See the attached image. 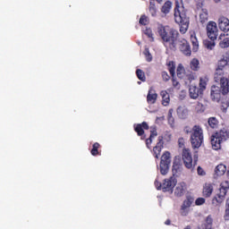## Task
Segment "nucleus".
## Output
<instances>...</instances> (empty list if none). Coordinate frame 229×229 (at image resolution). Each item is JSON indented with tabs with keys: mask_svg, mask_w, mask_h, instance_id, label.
I'll return each instance as SVG.
<instances>
[{
	"mask_svg": "<svg viewBox=\"0 0 229 229\" xmlns=\"http://www.w3.org/2000/svg\"><path fill=\"white\" fill-rule=\"evenodd\" d=\"M157 35L162 40L163 46L170 51H176V42L180 37V32L173 27L159 25L157 27Z\"/></svg>",
	"mask_w": 229,
	"mask_h": 229,
	"instance_id": "nucleus-1",
	"label": "nucleus"
},
{
	"mask_svg": "<svg viewBox=\"0 0 229 229\" xmlns=\"http://www.w3.org/2000/svg\"><path fill=\"white\" fill-rule=\"evenodd\" d=\"M174 17L176 24H179L180 26V33L185 35L189 30L190 19L187 16L185 8H183V6H180V3L178 2L175 3Z\"/></svg>",
	"mask_w": 229,
	"mask_h": 229,
	"instance_id": "nucleus-2",
	"label": "nucleus"
},
{
	"mask_svg": "<svg viewBox=\"0 0 229 229\" xmlns=\"http://www.w3.org/2000/svg\"><path fill=\"white\" fill-rule=\"evenodd\" d=\"M133 128L134 131L137 132L138 137H140L141 140H145L147 148L151 149L150 146L153 143V139L158 135L157 127H151L150 136L148 139H146V132L144 131V130H149V125L146 122H142L141 123H135Z\"/></svg>",
	"mask_w": 229,
	"mask_h": 229,
	"instance_id": "nucleus-3",
	"label": "nucleus"
},
{
	"mask_svg": "<svg viewBox=\"0 0 229 229\" xmlns=\"http://www.w3.org/2000/svg\"><path fill=\"white\" fill-rule=\"evenodd\" d=\"M228 191H229V182L223 181L222 182H220L219 188L211 200L213 207H221V205L225 203V199H226V195L228 194Z\"/></svg>",
	"mask_w": 229,
	"mask_h": 229,
	"instance_id": "nucleus-4",
	"label": "nucleus"
},
{
	"mask_svg": "<svg viewBox=\"0 0 229 229\" xmlns=\"http://www.w3.org/2000/svg\"><path fill=\"white\" fill-rule=\"evenodd\" d=\"M227 139H229V131L226 128H223L220 131L214 132L210 137L212 148L216 151L221 149V144L226 142Z\"/></svg>",
	"mask_w": 229,
	"mask_h": 229,
	"instance_id": "nucleus-5",
	"label": "nucleus"
},
{
	"mask_svg": "<svg viewBox=\"0 0 229 229\" xmlns=\"http://www.w3.org/2000/svg\"><path fill=\"white\" fill-rule=\"evenodd\" d=\"M229 94V87L223 89V86H217V85H212L210 89V98L212 101H215L216 103L221 102V99H223V96H228Z\"/></svg>",
	"mask_w": 229,
	"mask_h": 229,
	"instance_id": "nucleus-6",
	"label": "nucleus"
},
{
	"mask_svg": "<svg viewBox=\"0 0 229 229\" xmlns=\"http://www.w3.org/2000/svg\"><path fill=\"white\" fill-rule=\"evenodd\" d=\"M182 158L187 169H193L196 167V165H198V157L194 156V161H192V154L189 148L182 149Z\"/></svg>",
	"mask_w": 229,
	"mask_h": 229,
	"instance_id": "nucleus-7",
	"label": "nucleus"
},
{
	"mask_svg": "<svg viewBox=\"0 0 229 229\" xmlns=\"http://www.w3.org/2000/svg\"><path fill=\"white\" fill-rule=\"evenodd\" d=\"M171 165V152L165 151L161 156V161H160V173L163 175L167 174L169 173V166Z\"/></svg>",
	"mask_w": 229,
	"mask_h": 229,
	"instance_id": "nucleus-8",
	"label": "nucleus"
},
{
	"mask_svg": "<svg viewBox=\"0 0 229 229\" xmlns=\"http://www.w3.org/2000/svg\"><path fill=\"white\" fill-rule=\"evenodd\" d=\"M206 31L209 40H217L219 30L217 29V23H216V21H208L206 26Z\"/></svg>",
	"mask_w": 229,
	"mask_h": 229,
	"instance_id": "nucleus-9",
	"label": "nucleus"
},
{
	"mask_svg": "<svg viewBox=\"0 0 229 229\" xmlns=\"http://www.w3.org/2000/svg\"><path fill=\"white\" fill-rule=\"evenodd\" d=\"M176 47H178L179 51L182 53L185 56H191L192 55V50L191 49V45L189 41L185 38L177 39Z\"/></svg>",
	"mask_w": 229,
	"mask_h": 229,
	"instance_id": "nucleus-10",
	"label": "nucleus"
},
{
	"mask_svg": "<svg viewBox=\"0 0 229 229\" xmlns=\"http://www.w3.org/2000/svg\"><path fill=\"white\" fill-rule=\"evenodd\" d=\"M175 185L176 180L174 177H170L169 179H165L162 183V191L163 192H173Z\"/></svg>",
	"mask_w": 229,
	"mask_h": 229,
	"instance_id": "nucleus-11",
	"label": "nucleus"
},
{
	"mask_svg": "<svg viewBox=\"0 0 229 229\" xmlns=\"http://www.w3.org/2000/svg\"><path fill=\"white\" fill-rule=\"evenodd\" d=\"M162 149H164V136H158L157 143L153 148V153L155 158H160V153H162Z\"/></svg>",
	"mask_w": 229,
	"mask_h": 229,
	"instance_id": "nucleus-12",
	"label": "nucleus"
},
{
	"mask_svg": "<svg viewBox=\"0 0 229 229\" xmlns=\"http://www.w3.org/2000/svg\"><path fill=\"white\" fill-rule=\"evenodd\" d=\"M214 182H206L202 188L203 198H211L214 194Z\"/></svg>",
	"mask_w": 229,
	"mask_h": 229,
	"instance_id": "nucleus-13",
	"label": "nucleus"
},
{
	"mask_svg": "<svg viewBox=\"0 0 229 229\" xmlns=\"http://www.w3.org/2000/svg\"><path fill=\"white\" fill-rule=\"evenodd\" d=\"M218 27L221 31L227 33V31H229V19L225 16H220L218 19Z\"/></svg>",
	"mask_w": 229,
	"mask_h": 229,
	"instance_id": "nucleus-14",
	"label": "nucleus"
},
{
	"mask_svg": "<svg viewBox=\"0 0 229 229\" xmlns=\"http://www.w3.org/2000/svg\"><path fill=\"white\" fill-rule=\"evenodd\" d=\"M189 94L191 99H198L199 96H203V91L197 86H190Z\"/></svg>",
	"mask_w": 229,
	"mask_h": 229,
	"instance_id": "nucleus-15",
	"label": "nucleus"
},
{
	"mask_svg": "<svg viewBox=\"0 0 229 229\" xmlns=\"http://www.w3.org/2000/svg\"><path fill=\"white\" fill-rule=\"evenodd\" d=\"M203 136H191L190 140L191 147L194 149H198V148H201V145L203 144Z\"/></svg>",
	"mask_w": 229,
	"mask_h": 229,
	"instance_id": "nucleus-16",
	"label": "nucleus"
},
{
	"mask_svg": "<svg viewBox=\"0 0 229 229\" xmlns=\"http://www.w3.org/2000/svg\"><path fill=\"white\" fill-rule=\"evenodd\" d=\"M219 46L222 49H226L229 47V38H226L225 34H220L219 36Z\"/></svg>",
	"mask_w": 229,
	"mask_h": 229,
	"instance_id": "nucleus-17",
	"label": "nucleus"
},
{
	"mask_svg": "<svg viewBox=\"0 0 229 229\" xmlns=\"http://www.w3.org/2000/svg\"><path fill=\"white\" fill-rule=\"evenodd\" d=\"M181 168H182L181 160H180V158L175 157L174 159L173 168H172V173H173L174 176L176 174V173H178L180 171Z\"/></svg>",
	"mask_w": 229,
	"mask_h": 229,
	"instance_id": "nucleus-18",
	"label": "nucleus"
},
{
	"mask_svg": "<svg viewBox=\"0 0 229 229\" xmlns=\"http://www.w3.org/2000/svg\"><path fill=\"white\" fill-rule=\"evenodd\" d=\"M183 194H185V184L180 183L175 187L174 196H177V198H182Z\"/></svg>",
	"mask_w": 229,
	"mask_h": 229,
	"instance_id": "nucleus-19",
	"label": "nucleus"
},
{
	"mask_svg": "<svg viewBox=\"0 0 229 229\" xmlns=\"http://www.w3.org/2000/svg\"><path fill=\"white\" fill-rule=\"evenodd\" d=\"M160 96L162 98V105H164V106H167L171 101L169 93L166 90H162L160 92Z\"/></svg>",
	"mask_w": 229,
	"mask_h": 229,
	"instance_id": "nucleus-20",
	"label": "nucleus"
},
{
	"mask_svg": "<svg viewBox=\"0 0 229 229\" xmlns=\"http://www.w3.org/2000/svg\"><path fill=\"white\" fill-rule=\"evenodd\" d=\"M199 137L203 136V128H201L199 125H194L191 129V137Z\"/></svg>",
	"mask_w": 229,
	"mask_h": 229,
	"instance_id": "nucleus-21",
	"label": "nucleus"
},
{
	"mask_svg": "<svg viewBox=\"0 0 229 229\" xmlns=\"http://www.w3.org/2000/svg\"><path fill=\"white\" fill-rule=\"evenodd\" d=\"M100 148L101 144H99L98 142H95L92 145V148L90 150V154L92 155V157L101 156V150H99Z\"/></svg>",
	"mask_w": 229,
	"mask_h": 229,
	"instance_id": "nucleus-22",
	"label": "nucleus"
},
{
	"mask_svg": "<svg viewBox=\"0 0 229 229\" xmlns=\"http://www.w3.org/2000/svg\"><path fill=\"white\" fill-rule=\"evenodd\" d=\"M191 41L192 44L193 53H198V50L199 49V42L198 41V38L196 37V35L191 36Z\"/></svg>",
	"mask_w": 229,
	"mask_h": 229,
	"instance_id": "nucleus-23",
	"label": "nucleus"
},
{
	"mask_svg": "<svg viewBox=\"0 0 229 229\" xmlns=\"http://www.w3.org/2000/svg\"><path fill=\"white\" fill-rule=\"evenodd\" d=\"M193 203H194V197L188 195L186 199L183 200L182 207L185 208H191Z\"/></svg>",
	"mask_w": 229,
	"mask_h": 229,
	"instance_id": "nucleus-24",
	"label": "nucleus"
},
{
	"mask_svg": "<svg viewBox=\"0 0 229 229\" xmlns=\"http://www.w3.org/2000/svg\"><path fill=\"white\" fill-rule=\"evenodd\" d=\"M157 98H158V95L157 93H151V90H149L147 96V102L148 105H155L157 103Z\"/></svg>",
	"mask_w": 229,
	"mask_h": 229,
	"instance_id": "nucleus-25",
	"label": "nucleus"
},
{
	"mask_svg": "<svg viewBox=\"0 0 229 229\" xmlns=\"http://www.w3.org/2000/svg\"><path fill=\"white\" fill-rule=\"evenodd\" d=\"M226 173V165L220 164L215 168V174L216 176H223Z\"/></svg>",
	"mask_w": 229,
	"mask_h": 229,
	"instance_id": "nucleus-26",
	"label": "nucleus"
},
{
	"mask_svg": "<svg viewBox=\"0 0 229 229\" xmlns=\"http://www.w3.org/2000/svg\"><path fill=\"white\" fill-rule=\"evenodd\" d=\"M199 22L201 24L208 22V12H207L205 9H202L201 13H199Z\"/></svg>",
	"mask_w": 229,
	"mask_h": 229,
	"instance_id": "nucleus-27",
	"label": "nucleus"
},
{
	"mask_svg": "<svg viewBox=\"0 0 229 229\" xmlns=\"http://www.w3.org/2000/svg\"><path fill=\"white\" fill-rule=\"evenodd\" d=\"M208 83V79L207 77H201L199 79V89H200V91L205 92V90H207Z\"/></svg>",
	"mask_w": 229,
	"mask_h": 229,
	"instance_id": "nucleus-28",
	"label": "nucleus"
},
{
	"mask_svg": "<svg viewBox=\"0 0 229 229\" xmlns=\"http://www.w3.org/2000/svg\"><path fill=\"white\" fill-rule=\"evenodd\" d=\"M221 110L224 113H226V110H228L229 107V98L228 97H225L221 98Z\"/></svg>",
	"mask_w": 229,
	"mask_h": 229,
	"instance_id": "nucleus-29",
	"label": "nucleus"
},
{
	"mask_svg": "<svg viewBox=\"0 0 229 229\" xmlns=\"http://www.w3.org/2000/svg\"><path fill=\"white\" fill-rule=\"evenodd\" d=\"M208 124L210 126L213 130H216L219 127V121L216 117H209L208 120Z\"/></svg>",
	"mask_w": 229,
	"mask_h": 229,
	"instance_id": "nucleus-30",
	"label": "nucleus"
},
{
	"mask_svg": "<svg viewBox=\"0 0 229 229\" xmlns=\"http://www.w3.org/2000/svg\"><path fill=\"white\" fill-rule=\"evenodd\" d=\"M176 74L181 80H183V78H185V67H183V64H178L176 69Z\"/></svg>",
	"mask_w": 229,
	"mask_h": 229,
	"instance_id": "nucleus-31",
	"label": "nucleus"
},
{
	"mask_svg": "<svg viewBox=\"0 0 229 229\" xmlns=\"http://www.w3.org/2000/svg\"><path fill=\"white\" fill-rule=\"evenodd\" d=\"M203 46H204V47H206V49H209L210 51H212V49H214L216 47V40L205 39L203 41Z\"/></svg>",
	"mask_w": 229,
	"mask_h": 229,
	"instance_id": "nucleus-32",
	"label": "nucleus"
},
{
	"mask_svg": "<svg viewBox=\"0 0 229 229\" xmlns=\"http://www.w3.org/2000/svg\"><path fill=\"white\" fill-rule=\"evenodd\" d=\"M226 65L229 66V55L222 58L218 62V65H217L216 69H223V70H225V67H226Z\"/></svg>",
	"mask_w": 229,
	"mask_h": 229,
	"instance_id": "nucleus-33",
	"label": "nucleus"
},
{
	"mask_svg": "<svg viewBox=\"0 0 229 229\" xmlns=\"http://www.w3.org/2000/svg\"><path fill=\"white\" fill-rule=\"evenodd\" d=\"M173 6V3H171V1H166L162 8H161V12L162 13L167 14L169 13V12H171V7Z\"/></svg>",
	"mask_w": 229,
	"mask_h": 229,
	"instance_id": "nucleus-34",
	"label": "nucleus"
},
{
	"mask_svg": "<svg viewBox=\"0 0 229 229\" xmlns=\"http://www.w3.org/2000/svg\"><path fill=\"white\" fill-rule=\"evenodd\" d=\"M148 12L151 13L152 17L157 16V6L155 5V0H149Z\"/></svg>",
	"mask_w": 229,
	"mask_h": 229,
	"instance_id": "nucleus-35",
	"label": "nucleus"
},
{
	"mask_svg": "<svg viewBox=\"0 0 229 229\" xmlns=\"http://www.w3.org/2000/svg\"><path fill=\"white\" fill-rule=\"evenodd\" d=\"M167 67L171 76H174L176 72V64L174 61H169L167 63Z\"/></svg>",
	"mask_w": 229,
	"mask_h": 229,
	"instance_id": "nucleus-36",
	"label": "nucleus"
},
{
	"mask_svg": "<svg viewBox=\"0 0 229 229\" xmlns=\"http://www.w3.org/2000/svg\"><path fill=\"white\" fill-rule=\"evenodd\" d=\"M191 71H199V60L193 58L190 63Z\"/></svg>",
	"mask_w": 229,
	"mask_h": 229,
	"instance_id": "nucleus-37",
	"label": "nucleus"
},
{
	"mask_svg": "<svg viewBox=\"0 0 229 229\" xmlns=\"http://www.w3.org/2000/svg\"><path fill=\"white\" fill-rule=\"evenodd\" d=\"M136 75L140 81H146V73L142 70L137 69Z\"/></svg>",
	"mask_w": 229,
	"mask_h": 229,
	"instance_id": "nucleus-38",
	"label": "nucleus"
},
{
	"mask_svg": "<svg viewBox=\"0 0 229 229\" xmlns=\"http://www.w3.org/2000/svg\"><path fill=\"white\" fill-rule=\"evenodd\" d=\"M225 221H229V198L225 201V210L224 215Z\"/></svg>",
	"mask_w": 229,
	"mask_h": 229,
	"instance_id": "nucleus-39",
	"label": "nucleus"
},
{
	"mask_svg": "<svg viewBox=\"0 0 229 229\" xmlns=\"http://www.w3.org/2000/svg\"><path fill=\"white\" fill-rule=\"evenodd\" d=\"M191 212V208H183V206H181L180 214L183 217L189 216V213Z\"/></svg>",
	"mask_w": 229,
	"mask_h": 229,
	"instance_id": "nucleus-40",
	"label": "nucleus"
},
{
	"mask_svg": "<svg viewBox=\"0 0 229 229\" xmlns=\"http://www.w3.org/2000/svg\"><path fill=\"white\" fill-rule=\"evenodd\" d=\"M139 23L141 24V26H148V16L141 15L139 21Z\"/></svg>",
	"mask_w": 229,
	"mask_h": 229,
	"instance_id": "nucleus-41",
	"label": "nucleus"
},
{
	"mask_svg": "<svg viewBox=\"0 0 229 229\" xmlns=\"http://www.w3.org/2000/svg\"><path fill=\"white\" fill-rule=\"evenodd\" d=\"M145 35H147L148 38H151V42H155V38H153V30H151V29H146Z\"/></svg>",
	"mask_w": 229,
	"mask_h": 229,
	"instance_id": "nucleus-42",
	"label": "nucleus"
},
{
	"mask_svg": "<svg viewBox=\"0 0 229 229\" xmlns=\"http://www.w3.org/2000/svg\"><path fill=\"white\" fill-rule=\"evenodd\" d=\"M205 201H206L205 198L199 197V198L196 199L195 205L197 207H201V205H205Z\"/></svg>",
	"mask_w": 229,
	"mask_h": 229,
	"instance_id": "nucleus-43",
	"label": "nucleus"
},
{
	"mask_svg": "<svg viewBox=\"0 0 229 229\" xmlns=\"http://www.w3.org/2000/svg\"><path fill=\"white\" fill-rule=\"evenodd\" d=\"M161 76L164 81H169V80H171V76H169L167 72H162Z\"/></svg>",
	"mask_w": 229,
	"mask_h": 229,
	"instance_id": "nucleus-44",
	"label": "nucleus"
},
{
	"mask_svg": "<svg viewBox=\"0 0 229 229\" xmlns=\"http://www.w3.org/2000/svg\"><path fill=\"white\" fill-rule=\"evenodd\" d=\"M172 83L174 89H180V82L174 78V76H172Z\"/></svg>",
	"mask_w": 229,
	"mask_h": 229,
	"instance_id": "nucleus-45",
	"label": "nucleus"
},
{
	"mask_svg": "<svg viewBox=\"0 0 229 229\" xmlns=\"http://www.w3.org/2000/svg\"><path fill=\"white\" fill-rule=\"evenodd\" d=\"M197 173L199 176H205V174H207V173L201 168V166H198Z\"/></svg>",
	"mask_w": 229,
	"mask_h": 229,
	"instance_id": "nucleus-46",
	"label": "nucleus"
},
{
	"mask_svg": "<svg viewBox=\"0 0 229 229\" xmlns=\"http://www.w3.org/2000/svg\"><path fill=\"white\" fill-rule=\"evenodd\" d=\"M145 55H146V60L147 62H151V60H153V56L151 55V54L149 53V51H147L145 53Z\"/></svg>",
	"mask_w": 229,
	"mask_h": 229,
	"instance_id": "nucleus-47",
	"label": "nucleus"
},
{
	"mask_svg": "<svg viewBox=\"0 0 229 229\" xmlns=\"http://www.w3.org/2000/svg\"><path fill=\"white\" fill-rule=\"evenodd\" d=\"M155 187L157 189V191H160V189H162V182H158V180L155 181Z\"/></svg>",
	"mask_w": 229,
	"mask_h": 229,
	"instance_id": "nucleus-48",
	"label": "nucleus"
},
{
	"mask_svg": "<svg viewBox=\"0 0 229 229\" xmlns=\"http://www.w3.org/2000/svg\"><path fill=\"white\" fill-rule=\"evenodd\" d=\"M184 133H186L187 135H189V133H192V129H191V127L189 126H186L184 127V130H183Z\"/></svg>",
	"mask_w": 229,
	"mask_h": 229,
	"instance_id": "nucleus-49",
	"label": "nucleus"
},
{
	"mask_svg": "<svg viewBox=\"0 0 229 229\" xmlns=\"http://www.w3.org/2000/svg\"><path fill=\"white\" fill-rule=\"evenodd\" d=\"M168 121H174V118H173V109L168 111Z\"/></svg>",
	"mask_w": 229,
	"mask_h": 229,
	"instance_id": "nucleus-50",
	"label": "nucleus"
},
{
	"mask_svg": "<svg viewBox=\"0 0 229 229\" xmlns=\"http://www.w3.org/2000/svg\"><path fill=\"white\" fill-rule=\"evenodd\" d=\"M178 144H179V148H183V146H184V140H183V138H180L178 140Z\"/></svg>",
	"mask_w": 229,
	"mask_h": 229,
	"instance_id": "nucleus-51",
	"label": "nucleus"
},
{
	"mask_svg": "<svg viewBox=\"0 0 229 229\" xmlns=\"http://www.w3.org/2000/svg\"><path fill=\"white\" fill-rule=\"evenodd\" d=\"M185 78H187V80H189V81H192V80H194V74L190 73L188 75H185Z\"/></svg>",
	"mask_w": 229,
	"mask_h": 229,
	"instance_id": "nucleus-52",
	"label": "nucleus"
},
{
	"mask_svg": "<svg viewBox=\"0 0 229 229\" xmlns=\"http://www.w3.org/2000/svg\"><path fill=\"white\" fill-rule=\"evenodd\" d=\"M165 225H166L167 226H169V225H171V220H170V219H167V220L165 222Z\"/></svg>",
	"mask_w": 229,
	"mask_h": 229,
	"instance_id": "nucleus-53",
	"label": "nucleus"
},
{
	"mask_svg": "<svg viewBox=\"0 0 229 229\" xmlns=\"http://www.w3.org/2000/svg\"><path fill=\"white\" fill-rule=\"evenodd\" d=\"M179 116H180L182 119H185V118L187 117V114H182H182H179Z\"/></svg>",
	"mask_w": 229,
	"mask_h": 229,
	"instance_id": "nucleus-54",
	"label": "nucleus"
},
{
	"mask_svg": "<svg viewBox=\"0 0 229 229\" xmlns=\"http://www.w3.org/2000/svg\"><path fill=\"white\" fill-rule=\"evenodd\" d=\"M214 3H221V0H213Z\"/></svg>",
	"mask_w": 229,
	"mask_h": 229,
	"instance_id": "nucleus-55",
	"label": "nucleus"
},
{
	"mask_svg": "<svg viewBox=\"0 0 229 229\" xmlns=\"http://www.w3.org/2000/svg\"><path fill=\"white\" fill-rule=\"evenodd\" d=\"M157 1V3H162L164 0H156Z\"/></svg>",
	"mask_w": 229,
	"mask_h": 229,
	"instance_id": "nucleus-56",
	"label": "nucleus"
}]
</instances>
